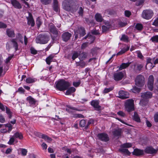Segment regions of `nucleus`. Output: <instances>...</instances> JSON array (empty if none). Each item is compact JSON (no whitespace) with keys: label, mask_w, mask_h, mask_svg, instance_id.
<instances>
[{"label":"nucleus","mask_w":158,"mask_h":158,"mask_svg":"<svg viewBox=\"0 0 158 158\" xmlns=\"http://www.w3.org/2000/svg\"><path fill=\"white\" fill-rule=\"evenodd\" d=\"M42 4L44 5H48L51 2V0H40Z\"/></svg>","instance_id":"nucleus-46"},{"label":"nucleus","mask_w":158,"mask_h":158,"mask_svg":"<svg viewBox=\"0 0 158 158\" xmlns=\"http://www.w3.org/2000/svg\"><path fill=\"white\" fill-rule=\"evenodd\" d=\"M132 154L133 155L139 156L143 155L144 154V152L142 150L138 149H135L133 152Z\"/></svg>","instance_id":"nucleus-19"},{"label":"nucleus","mask_w":158,"mask_h":158,"mask_svg":"<svg viewBox=\"0 0 158 158\" xmlns=\"http://www.w3.org/2000/svg\"><path fill=\"white\" fill-rule=\"evenodd\" d=\"M49 29L50 32L52 33L54 36L51 35V38L53 40H54L59 36L60 32L57 29L56 27L52 23H50L49 24Z\"/></svg>","instance_id":"nucleus-3"},{"label":"nucleus","mask_w":158,"mask_h":158,"mask_svg":"<svg viewBox=\"0 0 158 158\" xmlns=\"http://www.w3.org/2000/svg\"><path fill=\"white\" fill-rule=\"evenodd\" d=\"M80 35V36H83L85 34V28L82 27H78V29L75 31V38L77 39L78 37V34Z\"/></svg>","instance_id":"nucleus-7"},{"label":"nucleus","mask_w":158,"mask_h":158,"mask_svg":"<svg viewBox=\"0 0 158 158\" xmlns=\"http://www.w3.org/2000/svg\"><path fill=\"white\" fill-rule=\"evenodd\" d=\"M119 96L118 97L120 98L125 99L129 97V94L127 92L123 90L120 91L118 92Z\"/></svg>","instance_id":"nucleus-11"},{"label":"nucleus","mask_w":158,"mask_h":158,"mask_svg":"<svg viewBox=\"0 0 158 158\" xmlns=\"http://www.w3.org/2000/svg\"><path fill=\"white\" fill-rule=\"evenodd\" d=\"M153 85V83H148V86L150 90L152 91L153 90L154 88Z\"/></svg>","instance_id":"nucleus-49"},{"label":"nucleus","mask_w":158,"mask_h":158,"mask_svg":"<svg viewBox=\"0 0 158 158\" xmlns=\"http://www.w3.org/2000/svg\"><path fill=\"white\" fill-rule=\"evenodd\" d=\"M53 58V56L52 55H50L46 59V61L48 64L49 65L50 64V62L51 61V60H52Z\"/></svg>","instance_id":"nucleus-38"},{"label":"nucleus","mask_w":158,"mask_h":158,"mask_svg":"<svg viewBox=\"0 0 158 158\" xmlns=\"http://www.w3.org/2000/svg\"><path fill=\"white\" fill-rule=\"evenodd\" d=\"M7 35L10 37H14L15 36V34L13 30L7 29L6 30Z\"/></svg>","instance_id":"nucleus-21"},{"label":"nucleus","mask_w":158,"mask_h":158,"mask_svg":"<svg viewBox=\"0 0 158 158\" xmlns=\"http://www.w3.org/2000/svg\"><path fill=\"white\" fill-rule=\"evenodd\" d=\"M5 122L4 118L2 115H0V122L4 123Z\"/></svg>","instance_id":"nucleus-62"},{"label":"nucleus","mask_w":158,"mask_h":158,"mask_svg":"<svg viewBox=\"0 0 158 158\" xmlns=\"http://www.w3.org/2000/svg\"><path fill=\"white\" fill-rule=\"evenodd\" d=\"M124 106L125 110L129 113L134 110L135 108L134 100L132 99L126 100L125 102Z\"/></svg>","instance_id":"nucleus-2"},{"label":"nucleus","mask_w":158,"mask_h":158,"mask_svg":"<svg viewBox=\"0 0 158 158\" xmlns=\"http://www.w3.org/2000/svg\"><path fill=\"white\" fill-rule=\"evenodd\" d=\"M113 89V87H110L108 88H105L103 91V93L104 94H106L109 93L110 91L112 90Z\"/></svg>","instance_id":"nucleus-44"},{"label":"nucleus","mask_w":158,"mask_h":158,"mask_svg":"<svg viewBox=\"0 0 158 158\" xmlns=\"http://www.w3.org/2000/svg\"><path fill=\"white\" fill-rule=\"evenodd\" d=\"M141 97L143 98L148 100L149 98H151L152 97V94L150 92H146L142 93Z\"/></svg>","instance_id":"nucleus-15"},{"label":"nucleus","mask_w":158,"mask_h":158,"mask_svg":"<svg viewBox=\"0 0 158 158\" xmlns=\"http://www.w3.org/2000/svg\"><path fill=\"white\" fill-rule=\"evenodd\" d=\"M122 130L121 129L117 128L114 129L112 131L113 135L115 136H118L121 134Z\"/></svg>","instance_id":"nucleus-23"},{"label":"nucleus","mask_w":158,"mask_h":158,"mask_svg":"<svg viewBox=\"0 0 158 158\" xmlns=\"http://www.w3.org/2000/svg\"><path fill=\"white\" fill-rule=\"evenodd\" d=\"M153 14L152 11L150 10H143L142 14L143 18L146 19H150Z\"/></svg>","instance_id":"nucleus-6"},{"label":"nucleus","mask_w":158,"mask_h":158,"mask_svg":"<svg viewBox=\"0 0 158 158\" xmlns=\"http://www.w3.org/2000/svg\"><path fill=\"white\" fill-rule=\"evenodd\" d=\"M120 40L125 42H128L129 41L128 37L125 35H123Z\"/></svg>","instance_id":"nucleus-34"},{"label":"nucleus","mask_w":158,"mask_h":158,"mask_svg":"<svg viewBox=\"0 0 158 158\" xmlns=\"http://www.w3.org/2000/svg\"><path fill=\"white\" fill-rule=\"evenodd\" d=\"M22 155L23 156H25L27 155V150L24 148L21 149Z\"/></svg>","instance_id":"nucleus-51"},{"label":"nucleus","mask_w":158,"mask_h":158,"mask_svg":"<svg viewBox=\"0 0 158 158\" xmlns=\"http://www.w3.org/2000/svg\"><path fill=\"white\" fill-rule=\"evenodd\" d=\"M154 77L152 75L149 76L148 77V83L154 84Z\"/></svg>","instance_id":"nucleus-43"},{"label":"nucleus","mask_w":158,"mask_h":158,"mask_svg":"<svg viewBox=\"0 0 158 158\" xmlns=\"http://www.w3.org/2000/svg\"><path fill=\"white\" fill-rule=\"evenodd\" d=\"M119 151L122 153L126 154L127 155H130L131 153L129 152L128 149L125 148H122L119 149Z\"/></svg>","instance_id":"nucleus-27"},{"label":"nucleus","mask_w":158,"mask_h":158,"mask_svg":"<svg viewBox=\"0 0 158 158\" xmlns=\"http://www.w3.org/2000/svg\"><path fill=\"white\" fill-rule=\"evenodd\" d=\"M152 24L158 27V18L154 21Z\"/></svg>","instance_id":"nucleus-64"},{"label":"nucleus","mask_w":158,"mask_h":158,"mask_svg":"<svg viewBox=\"0 0 158 158\" xmlns=\"http://www.w3.org/2000/svg\"><path fill=\"white\" fill-rule=\"evenodd\" d=\"M158 149H155L151 146L147 147L144 150L145 153L148 154H156L157 153Z\"/></svg>","instance_id":"nucleus-9"},{"label":"nucleus","mask_w":158,"mask_h":158,"mask_svg":"<svg viewBox=\"0 0 158 158\" xmlns=\"http://www.w3.org/2000/svg\"><path fill=\"white\" fill-rule=\"evenodd\" d=\"M26 99L31 106H33L36 102L35 99L30 96L27 97Z\"/></svg>","instance_id":"nucleus-20"},{"label":"nucleus","mask_w":158,"mask_h":158,"mask_svg":"<svg viewBox=\"0 0 158 158\" xmlns=\"http://www.w3.org/2000/svg\"><path fill=\"white\" fill-rule=\"evenodd\" d=\"M53 9L54 10L57 12L58 11L59 6L58 4V2L57 0H53Z\"/></svg>","instance_id":"nucleus-28"},{"label":"nucleus","mask_w":158,"mask_h":158,"mask_svg":"<svg viewBox=\"0 0 158 158\" xmlns=\"http://www.w3.org/2000/svg\"><path fill=\"white\" fill-rule=\"evenodd\" d=\"M133 119L137 122H140V118L137 112H135L134 113V115L133 118Z\"/></svg>","instance_id":"nucleus-29"},{"label":"nucleus","mask_w":158,"mask_h":158,"mask_svg":"<svg viewBox=\"0 0 158 158\" xmlns=\"http://www.w3.org/2000/svg\"><path fill=\"white\" fill-rule=\"evenodd\" d=\"M97 137L100 140L104 142H107L109 140L108 135L104 133L98 134Z\"/></svg>","instance_id":"nucleus-8"},{"label":"nucleus","mask_w":158,"mask_h":158,"mask_svg":"<svg viewBox=\"0 0 158 158\" xmlns=\"http://www.w3.org/2000/svg\"><path fill=\"white\" fill-rule=\"evenodd\" d=\"M5 127H8V131L9 132L11 131L12 129V125L10 123L7 124L5 125Z\"/></svg>","instance_id":"nucleus-54"},{"label":"nucleus","mask_w":158,"mask_h":158,"mask_svg":"<svg viewBox=\"0 0 158 158\" xmlns=\"http://www.w3.org/2000/svg\"><path fill=\"white\" fill-rule=\"evenodd\" d=\"M156 80L155 83V86L156 89L158 91V77L156 78Z\"/></svg>","instance_id":"nucleus-63"},{"label":"nucleus","mask_w":158,"mask_h":158,"mask_svg":"<svg viewBox=\"0 0 158 158\" xmlns=\"http://www.w3.org/2000/svg\"><path fill=\"white\" fill-rule=\"evenodd\" d=\"M11 2L13 6L15 8L19 9L22 8L20 4L16 0H11Z\"/></svg>","instance_id":"nucleus-17"},{"label":"nucleus","mask_w":158,"mask_h":158,"mask_svg":"<svg viewBox=\"0 0 158 158\" xmlns=\"http://www.w3.org/2000/svg\"><path fill=\"white\" fill-rule=\"evenodd\" d=\"M124 73L122 72H119L114 73V80L116 81H120L124 77Z\"/></svg>","instance_id":"nucleus-10"},{"label":"nucleus","mask_w":158,"mask_h":158,"mask_svg":"<svg viewBox=\"0 0 158 158\" xmlns=\"http://www.w3.org/2000/svg\"><path fill=\"white\" fill-rule=\"evenodd\" d=\"M86 65L84 61H81L77 63V66H80L81 68H83Z\"/></svg>","instance_id":"nucleus-41"},{"label":"nucleus","mask_w":158,"mask_h":158,"mask_svg":"<svg viewBox=\"0 0 158 158\" xmlns=\"http://www.w3.org/2000/svg\"><path fill=\"white\" fill-rule=\"evenodd\" d=\"M7 26L6 24L0 22V28H5Z\"/></svg>","instance_id":"nucleus-60"},{"label":"nucleus","mask_w":158,"mask_h":158,"mask_svg":"<svg viewBox=\"0 0 158 158\" xmlns=\"http://www.w3.org/2000/svg\"><path fill=\"white\" fill-rule=\"evenodd\" d=\"M129 48V47H127V48H124L123 49H122L120 52H118L117 54V56H118L121 55H122L126 51H128Z\"/></svg>","instance_id":"nucleus-33"},{"label":"nucleus","mask_w":158,"mask_h":158,"mask_svg":"<svg viewBox=\"0 0 158 158\" xmlns=\"http://www.w3.org/2000/svg\"><path fill=\"white\" fill-rule=\"evenodd\" d=\"M76 89L73 87H71L68 89L66 92L65 94L67 95L71 94L72 93L74 92Z\"/></svg>","instance_id":"nucleus-25"},{"label":"nucleus","mask_w":158,"mask_h":158,"mask_svg":"<svg viewBox=\"0 0 158 158\" xmlns=\"http://www.w3.org/2000/svg\"><path fill=\"white\" fill-rule=\"evenodd\" d=\"M27 23L28 25H31V27L34 26L35 24V22L33 19L32 14L29 12V16L27 17Z\"/></svg>","instance_id":"nucleus-12"},{"label":"nucleus","mask_w":158,"mask_h":158,"mask_svg":"<svg viewBox=\"0 0 158 158\" xmlns=\"http://www.w3.org/2000/svg\"><path fill=\"white\" fill-rule=\"evenodd\" d=\"M99 102L98 100H92L91 102V105L98 110L101 107L99 105Z\"/></svg>","instance_id":"nucleus-18"},{"label":"nucleus","mask_w":158,"mask_h":158,"mask_svg":"<svg viewBox=\"0 0 158 158\" xmlns=\"http://www.w3.org/2000/svg\"><path fill=\"white\" fill-rule=\"evenodd\" d=\"M132 92L135 93H139L140 91V89L136 86H135L132 89Z\"/></svg>","instance_id":"nucleus-42"},{"label":"nucleus","mask_w":158,"mask_h":158,"mask_svg":"<svg viewBox=\"0 0 158 158\" xmlns=\"http://www.w3.org/2000/svg\"><path fill=\"white\" fill-rule=\"evenodd\" d=\"M154 120L156 122H158V112L155 114L154 116Z\"/></svg>","instance_id":"nucleus-59"},{"label":"nucleus","mask_w":158,"mask_h":158,"mask_svg":"<svg viewBox=\"0 0 158 158\" xmlns=\"http://www.w3.org/2000/svg\"><path fill=\"white\" fill-rule=\"evenodd\" d=\"M148 102V100L143 98L140 101V104L141 105L143 106L146 105Z\"/></svg>","instance_id":"nucleus-31"},{"label":"nucleus","mask_w":158,"mask_h":158,"mask_svg":"<svg viewBox=\"0 0 158 158\" xmlns=\"http://www.w3.org/2000/svg\"><path fill=\"white\" fill-rule=\"evenodd\" d=\"M151 40L153 42L158 43V35H156L152 37Z\"/></svg>","instance_id":"nucleus-40"},{"label":"nucleus","mask_w":158,"mask_h":158,"mask_svg":"<svg viewBox=\"0 0 158 158\" xmlns=\"http://www.w3.org/2000/svg\"><path fill=\"white\" fill-rule=\"evenodd\" d=\"M72 36V34L68 32L64 33L62 35V37L63 40L67 41L69 40Z\"/></svg>","instance_id":"nucleus-14"},{"label":"nucleus","mask_w":158,"mask_h":158,"mask_svg":"<svg viewBox=\"0 0 158 158\" xmlns=\"http://www.w3.org/2000/svg\"><path fill=\"white\" fill-rule=\"evenodd\" d=\"M102 31L103 32H105L109 30V28L106 26L103 25L102 26Z\"/></svg>","instance_id":"nucleus-50"},{"label":"nucleus","mask_w":158,"mask_h":158,"mask_svg":"<svg viewBox=\"0 0 158 158\" xmlns=\"http://www.w3.org/2000/svg\"><path fill=\"white\" fill-rule=\"evenodd\" d=\"M30 50L31 51V53L32 54H36L37 53L36 50L34 48L32 47H31V48Z\"/></svg>","instance_id":"nucleus-58"},{"label":"nucleus","mask_w":158,"mask_h":158,"mask_svg":"<svg viewBox=\"0 0 158 158\" xmlns=\"http://www.w3.org/2000/svg\"><path fill=\"white\" fill-rule=\"evenodd\" d=\"M145 78L142 75H137L135 79V85L139 87H143L145 84Z\"/></svg>","instance_id":"nucleus-5"},{"label":"nucleus","mask_w":158,"mask_h":158,"mask_svg":"<svg viewBox=\"0 0 158 158\" xmlns=\"http://www.w3.org/2000/svg\"><path fill=\"white\" fill-rule=\"evenodd\" d=\"M36 23L37 25V26L38 27H39L42 24V23L40 21V19L39 18H37V20L36 21Z\"/></svg>","instance_id":"nucleus-55"},{"label":"nucleus","mask_w":158,"mask_h":158,"mask_svg":"<svg viewBox=\"0 0 158 158\" xmlns=\"http://www.w3.org/2000/svg\"><path fill=\"white\" fill-rule=\"evenodd\" d=\"M118 115L121 116L122 117H124L125 116V114L122 111H119L117 113Z\"/></svg>","instance_id":"nucleus-61"},{"label":"nucleus","mask_w":158,"mask_h":158,"mask_svg":"<svg viewBox=\"0 0 158 158\" xmlns=\"http://www.w3.org/2000/svg\"><path fill=\"white\" fill-rule=\"evenodd\" d=\"M133 66L134 69L135 70L140 71L143 67V65L142 64H139L136 62L134 64Z\"/></svg>","instance_id":"nucleus-22"},{"label":"nucleus","mask_w":158,"mask_h":158,"mask_svg":"<svg viewBox=\"0 0 158 158\" xmlns=\"http://www.w3.org/2000/svg\"><path fill=\"white\" fill-rule=\"evenodd\" d=\"M80 127H85L86 125L85 121V120L82 119L80 121Z\"/></svg>","instance_id":"nucleus-45"},{"label":"nucleus","mask_w":158,"mask_h":158,"mask_svg":"<svg viewBox=\"0 0 158 158\" xmlns=\"http://www.w3.org/2000/svg\"><path fill=\"white\" fill-rule=\"evenodd\" d=\"M94 122V121L93 120V119L90 120L88 122L86 126H85V129H88L89 125H90V124H91V123H93Z\"/></svg>","instance_id":"nucleus-52"},{"label":"nucleus","mask_w":158,"mask_h":158,"mask_svg":"<svg viewBox=\"0 0 158 158\" xmlns=\"http://www.w3.org/2000/svg\"><path fill=\"white\" fill-rule=\"evenodd\" d=\"M49 37L46 35H39L36 38V43L40 44H45L48 43L49 40Z\"/></svg>","instance_id":"nucleus-4"},{"label":"nucleus","mask_w":158,"mask_h":158,"mask_svg":"<svg viewBox=\"0 0 158 158\" xmlns=\"http://www.w3.org/2000/svg\"><path fill=\"white\" fill-rule=\"evenodd\" d=\"M125 15L126 16L129 17L131 15V13L128 10H126L125 11Z\"/></svg>","instance_id":"nucleus-57"},{"label":"nucleus","mask_w":158,"mask_h":158,"mask_svg":"<svg viewBox=\"0 0 158 158\" xmlns=\"http://www.w3.org/2000/svg\"><path fill=\"white\" fill-rule=\"evenodd\" d=\"M13 136L15 138H18L20 139H22L23 138L22 133L19 132L15 133Z\"/></svg>","instance_id":"nucleus-32"},{"label":"nucleus","mask_w":158,"mask_h":158,"mask_svg":"<svg viewBox=\"0 0 158 158\" xmlns=\"http://www.w3.org/2000/svg\"><path fill=\"white\" fill-rule=\"evenodd\" d=\"M79 56H80V60L85 59L87 56V54L85 52H83L82 53L80 54L79 53Z\"/></svg>","instance_id":"nucleus-35"},{"label":"nucleus","mask_w":158,"mask_h":158,"mask_svg":"<svg viewBox=\"0 0 158 158\" xmlns=\"http://www.w3.org/2000/svg\"><path fill=\"white\" fill-rule=\"evenodd\" d=\"M36 79L35 78H32L31 77L27 78L26 80V82L27 83H31L35 82Z\"/></svg>","instance_id":"nucleus-36"},{"label":"nucleus","mask_w":158,"mask_h":158,"mask_svg":"<svg viewBox=\"0 0 158 158\" xmlns=\"http://www.w3.org/2000/svg\"><path fill=\"white\" fill-rule=\"evenodd\" d=\"M81 81L79 80L77 82H74L73 83V85L75 87H77L79 85L81 84Z\"/></svg>","instance_id":"nucleus-53"},{"label":"nucleus","mask_w":158,"mask_h":158,"mask_svg":"<svg viewBox=\"0 0 158 158\" xmlns=\"http://www.w3.org/2000/svg\"><path fill=\"white\" fill-rule=\"evenodd\" d=\"M131 146L132 144L131 143H126L122 145L121 146V147L123 148H127L131 147Z\"/></svg>","instance_id":"nucleus-39"},{"label":"nucleus","mask_w":158,"mask_h":158,"mask_svg":"<svg viewBox=\"0 0 158 158\" xmlns=\"http://www.w3.org/2000/svg\"><path fill=\"white\" fill-rule=\"evenodd\" d=\"M131 64V62H128L127 63H123L119 66V70H121L123 69H126Z\"/></svg>","instance_id":"nucleus-24"},{"label":"nucleus","mask_w":158,"mask_h":158,"mask_svg":"<svg viewBox=\"0 0 158 158\" xmlns=\"http://www.w3.org/2000/svg\"><path fill=\"white\" fill-rule=\"evenodd\" d=\"M73 2L71 4H70V3H68V2H64L63 3V8L67 11H69L70 10L71 8V6H73Z\"/></svg>","instance_id":"nucleus-16"},{"label":"nucleus","mask_w":158,"mask_h":158,"mask_svg":"<svg viewBox=\"0 0 158 158\" xmlns=\"http://www.w3.org/2000/svg\"><path fill=\"white\" fill-rule=\"evenodd\" d=\"M88 38V39H90L91 40L90 43H92L93 42V41L95 40V37L91 35L87 34L85 36L84 38L83 39H86Z\"/></svg>","instance_id":"nucleus-30"},{"label":"nucleus","mask_w":158,"mask_h":158,"mask_svg":"<svg viewBox=\"0 0 158 158\" xmlns=\"http://www.w3.org/2000/svg\"><path fill=\"white\" fill-rule=\"evenodd\" d=\"M84 12L83 9L82 7H80L79 8L78 11V13L79 15L82 16L83 15V14Z\"/></svg>","instance_id":"nucleus-47"},{"label":"nucleus","mask_w":158,"mask_h":158,"mask_svg":"<svg viewBox=\"0 0 158 158\" xmlns=\"http://www.w3.org/2000/svg\"><path fill=\"white\" fill-rule=\"evenodd\" d=\"M135 28L138 30L141 31L143 28V26L141 24L138 23L136 25Z\"/></svg>","instance_id":"nucleus-37"},{"label":"nucleus","mask_w":158,"mask_h":158,"mask_svg":"<svg viewBox=\"0 0 158 158\" xmlns=\"http://www.w3.org/2000/svg\"><path fill=\"white\" fill-rule=\"evenodd\" d=\"M95 18L97 21L101 22L102 21L103 19L100 14L97 13L95 15Z\"/></svg>","instance_id":"nucleus-26"},{"label":"nucleus","mask_w":158,"mask_h":158,"mask_svg":"<svg viewBox=\"0 0 158 158\" xmlns=\"http://www.w3.org/2000/svg\"><path fill=\"white\" fill-rule=\"evenodd\" d=\"M14 138H15L13 137V136L11 137L10 139V140L8 142V144L10 145L12 144L15 141Z\"/></svg>","instance_id":"nucleus-56"},{"label":"nucleus","mask_w":158,"mask_h":158,"mask_svg":"<svg viewBox=\"0 0 158 158\" xmlns=\"http://www.w3.org/2000/svg\"><path fill=\"white\" fill-rule=\"evenodd\" d=\"M12 45L13 47L15 48V50H17L18 48V45L15 39H11L10 41L6 45Z\"/></svg>","instance_id":"nucleus-13"},{"label":"nucleus","mask_w":158,"mask_h":158,"mask_svg":"<svg viewBox=\"0 0 158 158\" xmlns=\"http://www.w3.org/2000/svg\"><path fill=\"white\" fill-rule=\"evenodd\" d=\"M71 85L68 82L66 81L63 79L58 81L56 83V88L59 90L63 91L67 89Z\"/></svg>","instance_id":"nucleus-1"},{"label":"nucleus","mask_w":158,"mask_h":158,"mask_svg":"<svg viewBox=\"0 0 158 158\" xmlns=\"http://www.w3.org/2000/svg\"><path fill=\"white\" fill-rule=\"evenodd\" d=\"M79 56V53L77 52H75L73 53L72 56V59L74 60L76 58H77Z\"/></svg>","instance_id":"nucleus-48"}]
</instances>
